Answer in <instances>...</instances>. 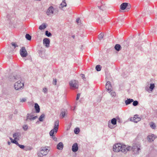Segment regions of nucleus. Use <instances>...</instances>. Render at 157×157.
<instances>
[{
  "label": "nucleus",
  "mask_w": 157,
  "mask_h": 157,
  "mask_svg": "<svg viewBox=\"0 0 157 157\" xmlns=\"http://www.w3.org/2000/svg\"><path fill=\"white\" fill-rule=\"evenodd\" d=\"M131 146H126L120 143L115 144L113 147V150L114 152H121L125 153L129 151Z\"/></svg>",
  "instance_id": "1"
},
{
  "label": "nucleus",
  "mask_w": 157,
  "mask_h": 157,
  "mask_svg": "<svg viewBox=\"0 0 157 157\" xmlns=\"http://www.w3.org/2000/svg\"><path fill=\"white\" fill-rule=\"evenodd\" d=\"M131 147L129 151L131 150L135 154H139L140 152L141 151V145L140 144H136Z\"/></svg>",
  "instance_id": "2"
},
{
  "label": "nucleus",
  "mask_w": 157,
  "mask_h": 157,
  "mask_svg": "<svg viewBox=\"0 0 157 157\" xmlns=\"http://www.w3.org/2000/svg\"><path fill=\"white\" fill-rule=\"evenodd\" d=\"M59 12V9L54 8L52 6H50L48 9L46 13L48 16H50L52 14L55 15Z\"/></svg>",
  "instance_id": "3"
},
{
  "label": "nucleus",
  "mask_w": 157,
  "mask_h": 157,
  "mask_svg": "<svg viewBox=\"0 0 157 157\" xmlns=\"http://www.w3.org/2000/svg\"><path fill=\"white\" fill-rule=\"evenodd\" d=\"M24 83L21 81L18 80L14 85V88L16 90H20L23 88Z\"/></svg>",
  "instance_id": "4"
},
{
  "label": "nucleus",
  "mask_w": 157,
  "mask_h": 157,
  "mask_svg": "<svg viewBox=\"0 0 157 157\" xmlns=\"http://www.w3.org/2000/svg\"><path fill=\"white\" fill-rule=\"evenodd\" d=\"M71 89H76L78 88V82L76 80H71L69 82Z\"/></svg>",
  "instance_id": "5"
},
{
  "label": "nucleus",
  "mask_w": 157,
  "mask_h": 157,
  "mask_svg": "<svg viewBox=\"0 0 157 157\" xmlns=\"http://www.w3.org/2000/svg\"><path fill=\"white\" fill-rule=\"evenodd\" d=\"M117 120L116 118H113L111 120V121H109L108 123V127L111 128H114L113 125H116L117 124Z\"/></svg>",
  "instance_id": "6"
},
{
  "label": "nucleus",
  "mask_w": 157,
  "mask_h": 157,
  "mask_svg": "<svg viewBox=\"0 0 157 157\" xmlns=\"http://www.w3.org/2000/svg\"><path fill=\"white\" fill-rule=\"evenodd\" d=\"M20 53L22 57H26L28 55L27 52L25 47H22L20 50Z\"/></svg>",
  "instance_id": "7"
},
{
  "label": "nucleus",
  "mask_w": 157,
  "mask_h": 157,
  "mask_svg": "<svg viewBox=\"0 0 157 157\" xmlns=\"http://www.w3.org/2000/svg\"><path fill=\"white\" fill-rule=\"evenodd\" d=\"M59 121L58 120H56L54 121V127L52 129L51 131H53L55 132V134L57 133L59 128Z\"/></svg>",
  "instance_id": "8"
},
{
  "label": "nucleus",
  "mask_w": 157,
  "mask_h": 157,
  "mask_svg": "<svg viewBox=\"0 0 157 157\" xmlns=\"http://www.w3.org/2000/svg\"><path fill=\"white\" fill-rule=\"evenodd\" d=\"M50 40L48 38H45L43 40V44L45 45L46 47L48 48L49 46Z\"/></svg>",
  "instance_id": "9"
},
{
  "label": "nucleus",
  "mask_w": 157,
  "mask_h": 157,
  "mask_svg": "<svg viewBox=\"0 0 157 157\" xmlns=\"http://www.w3.org/2000/svg\"><path fill=\"white\" fill-rule=\"evenodd\" d=\"M105 88L107 90L109 91V92H110L112 90V86L111 84V82L109 81H108L105 85Z\"/></svg>",
  "instance_id": "10"
},
{
  "label": "nucleus",
  "mask_w": 157,
  "mask_h": 157,
  "mask_svg": "<svg viewBox=\"0 0 157 157\" xmlns=\"http://www.w3.org/2000/svg\"><path fill=\"white\" fill-rule=\"evenodd\" d=\"M37 118V116H36L33 117V115H30V114L28 113L27 114L26 121H27L28 120H29L30 121L34 120L36 119Z\"/></svg>",
  "instance_id": "11"
},
{
  "label": "nucleus",
  "mask_w": 157,
  "mask_h": 157,
  "mask_svg": "<svg viewBox=\"0 0 157 157\" xmlns=\"http://www.w3.org/2000/svg\"><path fill=\"white\" fill-rule=\"evenodd\" d=\"M37 155L38 157H43V156L47 155V152L42 151L40 150L37 152Z\"/></svg>",
  "instance_id": "12"
},
{
  "label": "nucleus",
  "mask_w": 157,
  "mask_h": 157,
  "mask_svg": "<svg viewBox=\"0 0 157 157\" xmlns=\"http://www.w3.org/2000/svg\"><path fill=\"white\" fill-rule=\"evenodd\" d=\"M155 87V86L154 84H151L149 89L148 87H146L145 88V90H146V91L150 93V92L149 91H152L154 88Z\"/></svg>",
  "instance_id": "13"
},
{
  "label": "nucleus",
  "mask_w": 157,
  "mask_h": 157,
  "mask_svg": "<svg viewBox=\"0 0 157 157\" xmlns=\"http://www.w3.org/2000/svg\"><path fill=\"white\" fill-rule=\"evenodd\" d=\"M78 144L77 143L74 144L72 148V150L73 152H75L78 151Z\"/></svg>",
  "instance_id": "14"
},
{
  "label": "nucleus",
  "mask_w": 157,
  "mask_h": 157,
  "mask_svg": "<svg viewBox=\"0 0 157 157\" xmlns=\"http://www.w3.org/2000/svg\"><path fill=\"white\" fill-rule=\"evenodd\" d=\"M55 133V132H54L53 131H50L49 133V134L50 136L52 137V138L53 139V140L55 141H57V139L56 137L54 135V134Z\"/></svg>",
  "instance_id": "15"
},
{
  "label": "nucleus",
  "mask_w": 157,
  "mask_h": 157,
  "mask_svg": "<svg viewBox=\"0 0 157 157\" xmlns=\"http://www.w3.org/2000/svg\"><path fill=\"white\" fill-rule=\"evenodd\" d=\"M147 139L148 141L149 142H152L154 141L155 139L154 135L153 134L148 135L147 137Z\"/></svg>",
  "instance_id": "16"
},
{
  "label": "nucleus",
  "mask_w": 157,
  "mask_h": 157,
  "mask_svg": "<svg viewBox=\"0 0 157 157\" xmlns=\"http://www.w3.org/2000/svg\"><path fill=\"white\" fill-rule=\"evenodd\" d=\"M128 6V3L124 2L122 3L120 6V8L122 10H125L127 7Z\"/></svg>",
  "instance_id": "17"
},
{
  "label": "nucleus",
  "mask_w": 157,
  "mask_h": 157,
  "mask_svg": "<svg viewBox=\"0 0 157 157\" xmlns=\"http://www.w3.org/2000/svg\"><path fill=\"white\" fill-rule=\"evenodd\" d=\"M21 136V133L19 132H16L13 134V137L15 139L18 140V138Z\"/></svg>",
  "instance_id": "18"
},
{
  "label": "nucleus",
  "mask_w": 157,
  "mask_h": 157,
  "mask_svg": "<svg viewBox=\"0 0 157 157\" xmlns=\"http://www.w3.org/2000/svg\"><path fill=\"white\" fill-rule=\"evenodd\" d=\"M63 145L62 142H60L57 145V148L59 150L63 149Z\"/></svg>",
  "instance_id": "19"
},
{
  "label": "nucleus",
  "mask_w": 157,
  "mask_h": 157,
  "mask_svg": "<svg viewBox=\"0 0 157 157\" xmlns=\"http://www.w3.org/2000/svg\"><path fill=\"white\" fill-rule=\"evenodd\" d=\"M34 108L36 113H38L40 112V108L37 103H36L35 104Z\"/></svg>",
  "instance_id": "20"
},
{
  "label": "nucleus",
  "mask_w": 157,
  "mask_h": 157,
  "mask_svg": "<svg viewBox=\"0 0 157 157\" xmlns=\"http://www.w3.org/2000/svg\"><path fill=\"white\" fill-rule=\"evenodd\" d=\"M48 147L47 146H46L45 147H42L40 148V150H41L42 151L47 152V154L49 151V150L48 149Z\"/></svg>",
  "instance_id": "21"
},
{
  "label": "nucleus",
  "mask_w": 157,
  "mask_h": 157,
  "mask_svg": "<svg viewBox=\"0 0 157 157\" xmlns=\"http://www.w3.org/2000/svg\"><path fill=\"white\" fill-rule=\"evenodd\" d=\"M133 101V100L132 99L128 98L125 101V103L126 105H128L131 104Z\"/></svg>",
  "instance_id": "22"
},
{
  "label": "nucleus",
  "mask_w": 157,
  "mask_h": 157,
  "mask_svg": "<svg viewBox=\"0 0 157 157\" xmlns=\"http://www.w3.org/2000/svg\"><path fill=\"white\" fill-rule=\"evenodd\" d=\"M66 5L67 4L65 2V0H63L62 2L60 4L59 8L61 9L64 6H66Z\"/></svg>",
  "instance_id": "23"
},
{
  "label": "nucleus",
  "mask_w": 157,
  "mask_h": 157,
  "mask_svg": "<svg viewBox=\"0 0 157 157\" xmlns=\"http://www.w3.org/2000/svg\"><path fill=\"white\" fill-rule=\"evenodd\" d=\"M115 49L117 51H119L121 49V46L120 44H116L114 47Z\"/></svg>",
  "instance_id": "24"
},
{
  "label": "nucleus",
  "mask_w": 157,
  "mask_h": 157,
  "mask_svg": "<svg viewBox=\"0 0 157 157\" xmlns=\"http://www.w3.org/2000/svg\"><path fill=\"white\" fill-rule=\"evenodd\" d=\"M13 79H14L15 80H20V81H21V79L20 75H17L16 76H13Z\"/></svg>",
  "instance_id": "25"
},
{
  "label": "nucleus",
  "mask_w": 157,
  "mask_h": 157,
  "mask_svg": "<svg viewBox=\"0 0 157 157\" xmlns=\"http://www.w3.org/2000/svg\"><path fill=\"white\" fill-rule=\"evenodd\" d=\"M10 139L11 140V142L13 143L16 144V145H17L18 144V143L17 142V139H13L12 138L10 137Z\"/></svg>",
  "instance_id": "26"
},
{
  "label": "nucleus",
  "mask_w": 157,
  "mask_h": 157,
  "mask_svg": "<svg viewBox=\"0 0 157 157\" xmlns=\"http://www.w3.org/2000/svg\"><path fill=\"white\" fill-rule=\"evenodd\" d=\"M39 56L42 58H43L45 56V53L44 52L41 50H40L39 51Z\"/></svg>",
  "instance_id": "27"
},
{
  "label": "nucleus",
  "mask_w": 157,
  "mask_h": 157,
  "mask_svg": "<svg viewBox=\"0 0 157 157\" xmlns=\"http://www.w3.org/2000/svg\"><path fill=\"white\" fill-rule=\"evenodd\" d=\"M46 27V26L45 24H42L40 25L39 28V29L40 30L44 29Z\"/></svg>",
  "instance_id": "28"
},
{
  "label": "nucleus",
  "mask_w": 157,
  "mask_h": 157,
  "mask_svg": "<svg viewBox=\"0 0 157 157\" xmlns=\"http://www.w3.org/2000/svg\"><path fill=\"white\" fill-rule=\"evenodd\" d=\"M101 3V6H98V7L99 8L100 10H104L105 9V7L103 3H102V2Z\"/></svg>",
  "instance_id": "29"
},
{
  "label": "nucleus",
  "mask_w": 157,
  "mask_h": 157,
  "mask_svg": "<svg viewBox=\"0 0 157 157\" xmlns=\"http://www.w3.org/2000/svg\"><path fill=\"white\" fill-rule=\"evenodd\" d=\"M101 65H98L96 66L95 69L97 71H99L101 70Z\"/></svg>",
  "instance_id": "30"
},
{
  "label": "nucleus",
  "mask_w": 157,
  "mask_h": 157,
  "mask_svg": "<svg viewBox=\"0 0 157 157\" xmlns=\"http://www.w3.org/2000/svg\"><path fill=\"white\" fill-rule=\"evenodd\" d=\"M45 117V115L44 114H42L39 117V120L40 121H43V118Z\"/></svg>",
  "instance_id": "31"
},
{
  "label": "nucleus",
  "mask_w": 157,
  "mask_h": 157,
  "mask_svg": "<svg viewBox=\"0 0 157 157\" xmlns=\"http://www.w3.org/2000/svg\"><path fill=\"white\" fill-rule=\"evenodd\" d=\"M104 36V33H101L98 36V38L99 40H101L103 38Z\"/></svg>",
  "instance_id": "32"
},
{
  "label": "nucleus",
  "mask_w": 157,
  "mask_h": 157,
  "mask_svg": "<svg viewBox=\"0 0 157 157\" xmlns=\"http://www.w3.org/2000/svg\"><path fill=\"white\" fill-rule=\"evenodd\" d=\"M25 38L29 40H30L31 39V36L28 34H26L25 35Z\"/></svg>",
  "instance_id": "33"
},
{
  "label": "nucleus",
  "mask_w": 157,
  "mask_h": 157,
  "mask_svg": "<svg viewBox=\"0 0 157 157\" xmlns=\"http://www.w3.org/2000/svg\"><path fill=\"white\" fill-rule=\"evenodd\" d=\"M79 131L80 129L78 128H75L74 130V133L76 134H78L79 133Z\"/></svg>",
  "instance_id": "34"
},
{
  "label": "nucleus",
  "mask_w": 157,
  "mask_h": 157,
  "mask_svg": "<svg viewBox=\"0 0 157 157\" xmlns=\"http://www.w3.org/2000/svg\"><path fill=\"white\" fill-rule=\"evenodd\" d=\"M138 115H135L134 116V117H131L130 118V120L131 121H132V120H134L137 119V118H139L138 117Z\"/></svg>",
  "instance_id": "35"
},
{
  "label": "nucleus",
  "mask_w": 157,
  "mask_h": 157,
  "mask_svg": "<svg viewBox=\"0 0 157 157\" xmlns=\"http://www.w3.org/2000/svg\"><path fill=\"white\" fill-rule=\"evenodd\" d=\"M52 34L48 31H45V35L48 37H49L52 36Z\"/></svg>",
  "instance_id": "36"
},
{
  "label": "nucleus",
  "mask_w": 157,
  "mask_h": 157,
  "mask_svg": "<svg viewBox=\"0 0 157 157\" xmlns=\"http://www.w3.org/2000/svg\"><path fill=\"white\" fill-rule=\"evenodd\" d=\"M132 105L134 106H136L138 105L139 103L138 101H135L132 102Z\"/></svg>",
  "instance_id": "37"
},
{
  "label": "nucleus",
  "mask_w": 157,
  "mask_h": 157,
  "mask_svg": "<svg viewBox=\"0 0 157 157\" xmlns=\"http://www.w3.org/2000/svg\"><path fill=\"white\" fill-rule=\"evenodd\" d=\"M151 127L152 129H155V124L153 122H151L150 124Z\"/></svg>",
  "instance_id": "38"
},
{
  "label": "nucleus",
  "mask_w": 157,
  "mask_h": 157,
  "mask_svg": "<svg viewBox=\"0 0 157 157\" xmlns=\"http://www.w3.org/2000/svg\"><path fill=\"white\" fill-rule=\"evenodd\" d=\"M116 118L117 119V121L118 122L121 123L122 122L121 119L119 117L117 116L116 117Z\"/></svg>",
  "instance_id": "39"
},
{
  "label": "nucleus",
  "mask_w": 157,
  "mask_h": 157,
  "mask_svg": "<svg viewBox=\"0 0 157 157\" xmlns=\"http://www.w3.org/2000/svg\"><path fill=\"white\" fill-rule=\"evenodd\" d=\"M66 111L65 110L62 111L61 113V114L63 117H64L65 116Z\"/></svg>",
  "instance_id": "40"
},
{
  "label": "nucleus",
  "mask_w": 157,
  "mask_h": 157,
  "mask_svg": "<svg viewBox=\"0 0 157 157\" xmlns=\"http://www.w3.org/2000/svg\"><path fill=\"white\" fill-rule=\"evenodd\" d=\"M141 120V119L140 118H137L135 120H132V121L134 122L135 123H137L139 121H140Z\"/></svg>",
  "instance_id": "41"
},
{
  "label": "nucleus",
  "mask_w": 157,
  "mask_h": 157,
  "mask_svg": "<svg viewBox=\"0 0 157 157\" xmlns=\"http://www.w3.org/2000/svg\"><path fill=\"white\" fill-rule=\"evenodd\" d=\"M17 146L22 149H23L25 148V146L24 145L20 144L19 143L18 144H17Z\"/></svg>",
  "instance_id": "42"
},
{
  "label": "nucleus",
  "mask_w": 157,
  "mask_h": 157,
  "mask_svg": "<svg viewBox=\"0 0 157 157\" xmlns=\"http://www.w3.org/2000/svg\"><path fill=\"white\" fill-rule=\"evenodd\" d=\"M110 95L112 97H114L116 95V94L115 92H112L111 93Z\"/></svg>",
  "instance_id": "43"
},
{
  "label": "nucleus",
  "mask_w": 157,
  "mask_h": 157,
  "mask_svg": "<svg viewBox=\"0 0 157 157\" xmlns=\"http://www.w3.org/2000/svg\"><path fill=\"white\" fill-rule=\"evenodd\" d=\"M22 128L25 131H26L28 129V126L27 125H26L23 126Z\"/></svg>",
  "instance_id": "44"
},
{
  "label": "nucleus",
  "mask_w": 157,
  "mask_h": 157,
  "mask_svg": "<svg viewBox=\"0 0 157 157\" xmlns=\"http://www.w3.org/2000/svg\"><path fill=\"white\" fill-rule=\"evenodd\" d=\"M11 44L14 47V48L18 47V46L16 44V43L14 42L12 43Z\"/></svg>",
  "instance_id": "45"
},
{
  "label": "nucleus",
  "mask_w": 157,
  "mask_h": 157,
  "mask_svg": "<svg viewBox=\"0 0 157 157\" xmlns=\"http://www.w3.org/2000/svg\"><path fill=\"white\" fill-rule=\"evenodd\" d=\"M43 92L44 93L46 94L47 93L48 90L46 88H44L43 89Z\"/></svg>",
  "instance_id": "46"
},
{
  "label": "nucleus",
  "mask_w": 157,
  "mask_h": 157,
  "mask_svg": "<svg viewBox=\"0 0 157 157\" xmlns=\"http://www.w3.org/2000/svg\"><path fill=\"white\" fill-rule=\"evenodd\" d=\"M26 99L25 98H23L22 99H20V101L21 102H24L26 101Z\"/></svg>",
  "instance_id": "47"
},
{
  "label": "nucleus",
  "mask_w": 157,
  "mask_h": 157,
  "mask_svg": "<svg viewBox=\"0 0 157 157\" xmlns=\"http://www.w3.org/2000/svg\"><path fill=\"white\" fill-rule=\"evenodd\" d=\"M57 83V80L56 79H53V84L54 85H56Z\"/></svg>",
  "instance_id": "48"
},
{
  "label": "nucleus",
  "mask_w": 157,
  "mask_h": 157,
  "mask_svg": "<svg viewBox=\"0 0 157 157\" xmlns=\"http://www.w3.org/2000/svg\"><path fill=\"white\" fill-rule=\"evenodd\" d=\"M80 94H79V93H78L77 94V97H76V100H78V99H79V98L80 97Z\"/></svg>",
  "instance_id": "49"
},
{
  "label": "nucleus",
  "mask_w": 157,
  "mask_h": 157,
  "mask_svg": "<svg viewBox=\"0 0 157 157\" xmlns=\"http://www.w3.org/2000/svg\"><path fill=\"white\" fill-rule=\"evenodd\" d=\"M131 7V5L129 4H128V6L127 7L126 10H129Z\"/></svg>",
  "instance_id": "50"
},
{
  "label": "nucleus",
  "mask_w": 157,
  "mask_h": 157,
  "mask_svg": "<svg viewBox=\"0 0 157 157\" xmlns=\"http://www.w3.org/2000/svg\"><path fill=\"white\" fill-rule=\"evenodd\" d=\"M13 115L12 114H10L9 116V118L10 119H12Z\"/></svg>",
  "instance_id": "51"
},
{
  "label": "nucleus",
  "mask_w": 157,
  "mask_h": 157,
  "mask_svg": "<svg viewBox=\"0 0 157 157\" xmlns=\"http://www.w3.org/2000/svg\"><path fill=\"white\" fill-rule=\"evenodd\" d=\"M81 75H82L81 77L84 80V79H86L84 75V74H81Z\"/></svg>",
  "instance_id": "52"
},
{
  "label": "nucleus",
  "mask_w": 157,
  "mask_h": 157,
  "mask_svg": "<svg viewBox=\"0 0 157 157\" xmlns=\"http://www.w3.org/2000/svg\"><path fill=\"white\" fill-rule=\"evenodd\" d=\"M17 109H16L14 111V114H16L17 113Z\"/></svg>",
  "instance_id": "53"
},
{
  "label": "nucleus",
  "mask_w": 157,
  "mask_h": 157,
  "mask_svg": "<svg viewBox=\"0 0 157 157\" xmlns=\"http://www.w3.org/2000/svg\"><path fill=\"white\" fill-rule=\"evenodd\" d=\"M80 20L79 18H78L76 19V22L77 23H79V20Z\"/></svg>",
  "instance_id": "54"
},
{
  "label": "nucleus",
  "mask_w": 157,
  "mask_h": 157,
  "mask_svg": "<svg viewBox=\"0 0 157 157\" xmlns=\"http://www.w3.org/2000/svg\"><path fill=\"white\" fill-rule=\"evenodd\" d=\"M8 144L9 145H10V144H11V143L9 141H8Z\"/></svg>",
  "instance_id": "55"
},
{
  "label": "nucleus",
  "mask_w": 157,
  "mask_h": 157,
  "mask_svg": "<svg viewBox=\"0 0 157 157\" xmlns=\"http://www.w3.org/2000/svg\"><path fill=\"white\" fill-rule=\"evenodd\" d=\"M72 37L73 38H74V37H75V36H72Z\"/></svg>",
  "instance_id": "56"
},
{
  "label": "nucleus",
  "mask_w": 157,
  "mask_h": 157,
  "mask_svg": "<svg viewBox=\"0 0 157 157\" xmlns=\"http://www.w3.org/2000/svg\"><path fill=\"white\" fill-rule=\"evenodd\" d=\"M75 109V107H74V110Z\"/></svg>",
  "instance_id": "57"
}]
</instances>
